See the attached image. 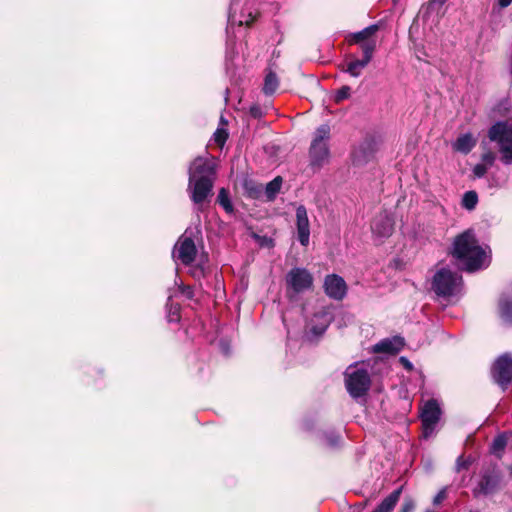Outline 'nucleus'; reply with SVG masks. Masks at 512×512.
Here are the masks:
<instances>
[{"label": "nucleus", "mask_w": 512, "mask_h": 512, "mask_svg": "<svg viewBox=\"0 0 512 512\" xmlns=\"http://www.w3.org/2000/svg\"><path fill=\"white\" fill-rule=\"evenodd\" d=\"M470 512H478V511H470Z\"/></svg>", "instance_id": "09e8293b"}, {"label": "nucleus", "mask_w": 512, "mask_h": 512, "mask_svg": "<svg viewBox=\"0 0 512 512\" xmlns=\"http://www.w3.org/2000/svg\"><path fill=\"white\" fill-rule=\"evenodd\" d=\"M208 262V255L207 254H202L200 256V261L199 263H202L204 265V267L206 268V263Z\"/></svg>", "instance_id": "c03bdc74"}, {"label": "nucleus", "mask_w": 512, "mask_h": 512, "mask_svg": "<svg viewBox=\"0 0 512 512\" xmlns=\"http://www.w3.org/2000/svg\"><path fill=\"white\" fill-rule=\"evenodd\" d=\"M402 489L398 488L385 497L372 512H392L399 501Z\"/></svg>", "instance_id": "aec40b11"}, {"label": "nucleus", "mask_w": 512, "mask_h": 512, "mask_svg": "<svg viewBox=\"0 0 512 512\" xmlns=\"http://www.w3.org/2000/svg\"><path fill=\"white\" fill-rule=\"evenodd\" d=\"M490 377L503 392L512 384V353L499 355L490 367Z\"/></svg>", "instance_id": "39448f33"}, {"label": "nucleus", "mask_w": 512, "mask_h": 512, "mask_svg": "<svg viewBox=\"0 0 512 512\" xmlns=\"http://www.w3.org/2000/svg\"><path fill=\"white\" fill-rule=\"evenodd\" d=\"M345 387L352 398L365 396L371 387V378L366 369H357L345 373Z\"/></svg>", "instance_id": "1a4fd4ad"}, {"label": "nucleus", "mask_w": 512, "mask_h": 512, "mask_svg": "<svg viewBox=\"0 0 512 512\" xmlns=\"http://www.w3.org/2000/svg\"><path fill=\"white\" fill-rule=\"evenodd\" d=\"M243 188L245 195L251 199H259L263 194L262 185L251 179H245Z\"/></svg>", "instance_id": "5701e85b"}, {"label": "nucleus", "mask_w": 512, "mask_h": 512, "mask_svg": "<svg viewBox=\"0 0 512 512\" xmlns=\"http://www.w3.org/2000/svg\"><path fill=\"white\" fill-rule=\"evenodd\" d=\"M457 466H458V471H460L461 469H468L469 463L462 460V457H459L457 459Z\"/></svg>", "instance_id": "79ce46f5"}, {"label": "nucleus", "mask_w": 512, "mask_h": 512, "mask_svg": "<svg viewBox=\"0 0 512 512\" xmlns=\"http://www.w3.org/2000/svg\"><path fill=\"white\" fill-rule=\"evenodd\" d=\"M327 326H312L310 331L315 336H321L325 333Z\"/></svg>", "instance_id": "4c0bfd02"}, {"label": "nucleus", "mask_w": 512, "mask_h": 512, "mask_svg": "<svg viewBox=\"0 0 512 512\" xmlns=\"http://www.w3.org/2000/svg\"><path fill=\"white\" fill-rule=\"evenodd\" d=\"M325 294L334 300H342L347 294V285L344 279L337 274H329L323 284Z\"/></svg>", "instance_id": "4468645a"}, {"label": "nucleus", "mask_w": 512, "mask_h": 512, "mask_svg": "<svg viewBox=\"0 0 512 512\" xmlns=\"http://www.w3.org/2000/svg\"><path fill=\"white\" fill-rule=\"evenodd\" d=\"M404 347V339L400 336H395L392 339H384L377 343L373 351L376 353H387L395 355Z\"/></svg>", "instance_id": "a211bd4d"}, {"label": "nucleus", "mask_w": 512, "mask_h": 512, "mask_svg": "<svg viewBox=\"0 0 512 512\" xmlns=\"http://www.w3.org/2000/svg\"><path fill=\"white\" fill-rule=\"evenodd\" d=\"M256 21V17L252 15V13L248 14V18L243 22L240 21V25H245L246 27H251Z\"/></svg>", "instance_id": "ea45409f"}, {"label": "nucleus", "mask_w": 512, "mask_h": 512, "mask_svg": "<svg viewBox=\"0 0 512 512\" xmlns=\"http://www.w3.org/2000/svg\"><path fill=\"white\" fill-rule=\"evenodd\" d=\"M478 204V194L474 190H469L463 194L461 206L468 211H472Z\"/></svg>", "instance_id": "a878e982"}, {"label": "nucleus", "mask_w": 512, "mask_h": 512, "mask_svg": "<svg viewBox=\"0 0 512 512\" xmlns=\"http://www.w3.org/2000/svg\"><path fill=\"white\" fill-rule=\"evenodd\" d=\"M451 264L459 271L474 273L484 266L486 252L479 244L473 229L457 234L448 248Z\"/></svg>", "instance_id": "f257e3e1"}, {"label": "nucleus", "mask_w": 512, "mask_h": 512, "mask_svg": "<svg viewBox=\"0 0 512 512\" xmlns=\"http://www.w3.org/2000/svg\"><path fill=\"white\" fill-rule=\"evenodd\" d=\"M512 433H500L491 442L489 452L498 459H502L505 448L510 443Z\"/></svg>", "instance_id": "6ab92c4d"}, {"label": "nucleus", "mask_w": 512, "mask_h": 512, "mask_svg": "<svg viewBox=\"0 0 512 512\" xmlns=\"http://www.w3.org/2000/svg\"><path fill=\"white\" fill-rule=\"evenodd\" d=\"M180 320V313L179 309L175 308L174 311H172L169 315V321H179Z\"/></svg>", "instance_id": "a19ab883"}, {"label": "nucleus", "mask_w": 512, "mask_h": 512, "mask_svg": "<svg viewBox=\"0 0 512 512\" xmlns=\"http://www.w3.org/2000/svg\"><path fill=\"white\" fill-rule=\"evenodd\" d=\"M287 290L294 294H301L312 290L314 287V277L312 273L303 267H293L285 277Z\"/></svg>", "instance_id": "0eeeda50"}, {"label": "nucleus", "mask_w": 512, "mask_h": 512, "mask_svg": "<svg viewBox=\"0 0 512 512\" xmlns=\"http://www.w3.org/2000/svg\"><path fill=\"white\" fill-rule=\"evenodd\" d=\"M188 191L195 205H202L213 196L214 182L217 177L215 158L197 156L188 167Z\"/></svg>", "instance_id": "f03ea898"}, {"label": "nucleus", "mask_w": 512, "mask_h": 512, "mask_svg": "<svg viewBox=\"0 0 512 512\" xmlns=\"http://www.w3.org/2000/svg\"><path fill=\"white\" fill-rule=\"evenodd\" d=\"M278 86L279 78L277 74L273 70L267 69L262 88L263 93L265 95H273L276 92Z\"/></svg>", "instance_id": "4be33fe9"}, {"label": "nucleus", "mask_w": 512, "mask_h": 512, "mask_svg": "<svg viewBox=\"0 0 512 512\" xmlns=\"http://www.w3.org/2000/svg\"><path fill=\"white\" fill-rule=\"evenodd\" d=\"M462 277L447 268L438 270L432 279V290L437 296L449 297L455 292L458 281Z\"/></svg>", "instance_id": "6e6552de"}, {"label": "nucleus", "mask_w": 512, "mask_h": 512, "mask_svg": "<svg viewBox=\"0 0 512 512\" xmlns=\"http://www.w3.org/2000/svg\"><path fill=\"white\" fill-rule=\"evenodd\" d=\"M425 512H435V511L428 509Z\"/></svg>", "instance_id": "de8ad7c7"}, {"label": "nucleus", "mask_w": 512, "mask_h": 512, "mask_svg": "<svg viewBox=\"0 0 512 512\" xmlns=\"http://www.w3.org/2000/svg\"><path fill=\"white\" fill-rule=\"evenodd\" d=\"M216 202L223 207V209L227 212V213H233L234 211V207L232 205V202L230 200V196H229V190L226 189V188H221L219 190V193H218V196H217V199H216Z\"/></svg>", "instance_id": "393cba45"}, {"label": "nucleus", "mask_w": 512, "mask_h": 512, "mask_svg": "<svg viewBox=\"0 0 512 512\" xmlns=\"http://www.w3.org/2000/svg\"><path fill=\"white\" fill-rule=\"evenodd\" d=\"M481 159L483 161L482 164H485L488 167V166H492L494 164L496 156L492 151H487L482 154Z\"/></svg>", "instance_id": "2f4dec72"}, {"label": "nucleus", "mask_w": 512, "mask_h": 512, "mask_svg": "<svg viewBox=\"0 0 512 512\" xmlns=\"http://www.w3.org/2000/svg\"><path fill=\"white\" fill-rule=\"evenodd\" d=\"M446 497H447L446 488H443L433 498V504L439 505L442 501H444L446 499Z\"/></svg>", "instance_id": "f704fd0d"}, {"label": "nucleus", "mask_w": 512, "mask_h": 512, "mask_svg": "<svg viewBox=\"0 0 512 512\" xmlns=\"http://www.w3.org/2000/svg\"><path fill=\"white\" fill-rule=\"evenodd\" d=\"M510 72L512 74V55H511V68H510Z\"/></svg>", "instance_id": "49530a36"}, {"label": "nucleus", "mask_w": 512, "mask_h": 512, "mask_svg": "<svg viewBox=\"0 0 512 512\" xmlns=\"http://www.w3.org/2000/svg\"><path fill=\"white\" fill-rule=\"evenodd\" d=\"M476 145L472 134L467 133L459 136L453 144V149L463 154H468Z\"/></svg>", "instance_id": "412c9836"}, {"label": "nucleus", "mask_w": 512, "mask_h": 512, "mask_svg": "<svg viewBox=\"0 0 512 512\" xmlns=\"http://www.w3.org/2000/svg\"><path fill=\"white\" fill-rule=\"evenodd\" d=\"M376 142L372 137H366L352 152L354 165L363 166L374 159L376 153Z\"/></svg>", "instance_id": "ddd939ff"}, {"label": "nucleus", "mask_w": 512, "mask_h": 512, "mask_svg": "<svg viewBox=\"0 0 512 512\" xmlns=\"http://www.w3.org/2000/svg\"><path fill=\"white\" fill-rule=\"evenodd\" d=\"M446 0H429L428 8L430 10H439L444 4Z\"/></svg>", "instance_id": "c9c22d12"}, {"label": "nucleus", "mask_w": 512, "mask_h": 512, "mask_svg": "<svg viewBox=\"0 0 512 512\" xmlns=\"http://www.w3.org/2000/svg\"><path fill=\"white\" fill-rule=\"evenodd\" d=\"M502 472L496 465H490L481 472L477 486L472 490L473 496L490 495L496 493L501 486Z\"/></svg>", "instance_id": "423d86ee"}, {"label": "nucleus", "mask_w": 512, "mask_h": 512, "mask_svg": "<svg viewBox=\"0 0 512 512\" xmlns=\"http://www.w3.org/2000/svg\"><path fill=\"white\" fill-rule=\"evenodd\" d=\"M330 137V127L327 124L320 125L309 148L310 165L320 168L329 157L327 140Z\"/></svg>", "instance_id": "20e7f679"}, {"label": "nucleus", "mask_w": 512, "mask_h": 512, "mask_svg": "<svg viewBox=\"0 0 512 512\" xmlns=\"http://www.w3.org/2000/svg\"><path fill=\"white\" fill-rule=\"evenodd\" d=\"M193 276L194 277H204L205 276V267L202 263H199L196 268L194 269V272H193Z\"/></svg>", "instance_id": "58836bf2"}, {"label": "nucleus", "mask_w": 512, "mask_h": 512, "mask_svg": "<svg viewBox=\"0 0 512 512\" xmlns=\"http://www.w3.org/2000/svg\"><path fill=\"white\" fill-rule=\"evenodd\" d=\"M179 291L183 296H185L187 299L192 300L195 296L194 289L190 285H181L179 286Z\"/></svg>", "instance_id": "7c9ffc66"}, {"label": "nucleus", "mask_w": 512, "mask_h": 512, "mask_svg": "<svg viewBox=\"0 0 512 512\" xmlns=\"http://www.w3.org/2000/svg\"><path fill=\"white\" fill-rule=\"evenodd\" d=\"M229 133L225 128H217L213 134V140L217 146L222 148L228 139Z\"/></svg>", "instance_id": "c85d7f7f"}, {"label": "nucleus", "mask_w": 512, "mask_h": 512, "mask_svg": "<svg viewBox=\"0 0 512 512\" xmlns=\"http://www.w3.org/2000/svg\"><path fill=\"white\" fill-rule=\"evenodd\" d=\"M296 228L300 244L302 246H308L310 239V223L307 209L304 205H299L296 209Z\"/></svg>", "instance_id": "dca6fc26"}, {"label": "nucleus", "mask_w": 512, "mask_h": 512, "mask_svg": "<svg viewBox=\"0 0 512 512\" xmlns=\"http://www.w3.org/2000/svg\"><path fill=\"white\" fill-rule=\"evenodd\" d=\"M499 315L500 318L509 324H512V301L511 300H501L499 302Z\"/></svg>", "instance_id": "bb28decb"}, {"label": "nucleus", "mask_w": 512, "mask_h": 512, "mask_svg": "<svg viewBox=\"0 0 512 512\" xmlns=\"http://www.w3.org/2000/svg\"><path fill=\"white\" fill-rule=\"evenodd\" d=\"M325 444L331 448H336L340 445L341 437L335 433L324 434Z\"/></svg>", "instance_id": "c756f323"}, {"label": "nucleus", "mask_w": 512, "mask_h": 512, "mask_svg": "<svg viewBox=\"0 0 512 512\" xmlns=\"http://www.w3.org/2000/svg\"><path fill=\"white\" fill-rule=\"evenodd\" d=\"M372 233L380 238H388L394 231V221L386 213L377 214L371 223Z\"/></svg>", "instance_id": "f3484780"}, {"label": "nucleus", "mask_w": 512, "mask_h": 512, "mask_svg": "<svg viewBox=\"0 0 512 512\" xmlns=\"http://www.w3.org/2000/svg\"><path fill=\"white\" fill-rule=\"evenodd\" d=\"M351 95V88L348 85H344L341 88H339L333 97V101L335 104H340L344 100L348 99Z\"/></svg>", "instance_id": "cd10ccee"}, {"label": "nucleus", "mask_w": 512, "mask_h": 512, "mask_svg": "<svg viewBox=\"0 0 512 512\" xmlns=\"http://www.w3.org/2000/svg\"><path fill=\"white\" fill-rule=\"evenodd\" d=\"M415 508V504L412 500H405L402 503L400 512H412Z\"/></svg>", "instance_id": "e433bc0d"}, {"label": "nucleus", "mask_w": 512, "mask_h": 512, "mask_svg": "<svg viewBox=\"0 0 512 512\" xmlns=\"http://www.w3.org/2000/svg\"><path fill=\"white\" fill-rule=\"evenodd\" d=\"M488 167L485 164L479 163L476 164L473 168V174L477 178H482L487 173Z\"/></svg>", "instance_id": "473e14b6"}, {"label": "nucleus", "mask_w": 512, "mask_h": 512, "mask_svg": "<svg viewBox=\"0 0 512 512\" xmlns=\"http://www.w3.org/2000/svg\"><path fill=\"white\" fill-rule=\"evenodd\" d=\"M282 183V177L277 176L266 184L264 194L267 201H273L276 198L277 194L280 192Z\"/></svg>", "instance_id": "b1692460"}, {"label": "nucleus", "mask_w": 512, "mask_h": 512, "mask_svg": "<svg viewBox=\"0 0 512 512\" xmlns=\"http://www.w3.org/2000/svg\"><path fill=\"white\" fill-rule=\"evenodd\" d=\"M498 3H499L500 7L505 8V7H508L512 3V0H499Z\"/></svg>", "instance_id": "37998d69"}, {"label": "nucleus", "mask_w": 512, "mask_h": 512, "mask_svg": "<svg viewBox=\"0 0 512 512\" xmlns=\"http://www.w3.org/2000/svg\"><path fill=\"white\" fill-rule=\"evenodd\" d=\"M380 26L378 24H372L361 31L350 33L345 37V41L348 45H359L363 52L364 45H372L373 53L376 50V40L372 37L379 31Z\"/></svg>", "instance_id": "f8f14e48"}, {"label": "nucleus", "mask_w": 512, "mask_h": 512, "mask_svg": "<svg viewBox=\"0 0 512 512\" xmlns=\"http://www.w3.org/2000/svg\"><path fill=\"white\" fill-rule=\"evenodd\" d=\"M362 58L358 59L353 54L347 55V59L350 61L344 65H339V69L342 72L348 73L352 77H359L362 73V70L370 63L373 58V46L372 45H364Z\"/></svg>", "instance_id": "9d476101"}, {"label": "nucleus", "mask_w": 512, "mask_h": 512, "mask_svg": "<svg viewBox=\"0 0 512 512\" xmlns=\"http://www.w3.org/2000/svg\"><path fill=\"white\" fill-rule=\"evenodd\" d=\"M177 258L185 266L191 265L197 256V248L191 237H181L176 245Z\"/></svg>", "instance_id": "2eb2a0df"}, {"label": "nucleus", "mask_w": 512, "mask_h": 512, "mask_svg": "<svg viewBox=\"0 0 512 512\" xmlns=\"http://www.w3.org/2000/svg\"><path fill=\"white\" fill-rule=\"evenodd\" d=\"M401 360L404 362V365H407V366H409V367L411 366V364L409 363V361H408V360H406L405 358H403V357H402V358H401Z\"/></svg>", "instance_id": "a18cd8bd"}, {"label": "nucleus", "mask_w": 512, "mask_h": 512, "mask_svg": "<svg viewBox=\"0 0 512 512\" xmlns=\"http://www.w3.org/2000/svg\"><path fill=\"white\" fill-rule=\"evenodd\" d=\"M488 138L499 145L501 161L512 164V126L506 121H498L489 128Z\"/></svg>", "instance_id": "7ed1b4c3"}, {"label": "nucleus", "mask_w": 512, "mask_h": 512, "mask_svg": "<svg viewBox=\"0 0 512 512\" xmlns=\"http://www.w3.org/2000/svg\"><path fill=\"white\" fill-rule=\"evenodd\" d=\"M249 113L250 115L255 118V119H259L262 117L263 115V112H262V109L259 105L257 104H254L250 107L249 109Z\"/></svg>", "instance_id": "72a5a7b5"}, {"label": "nucleus", "mask_w": 512, "mask_h": 512, "mask_svg": "<svg viewBox=\"0 0 512 512\" xmlns=\"http://www.w3.org/2000/svg\"><path fill=\"white\" fill-rule=\"evenodd\" d=\"M441 409L435 399L428 400L421 413V423L425 437L431 434L440 420Z\"/></svg>", "instance_id": "9b49d317"}]
</instances>
